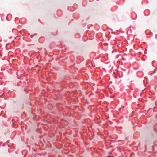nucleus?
I'll list each match as a JSON object with an SVG mask.
<instances>
[{"instance_id":"nucleus-2","label":"nucleus","mask_w":157,"mask_h":157,"mask_svg":"<svg viewBox=\"0 0 157 157\" xmlns=\"http://www.w3.org/2000/svg\"><path fill=\"white\" fill-rule=\"evenodd\" d=\"M107 157H111V156H109H109H107Z\"/></svg>"},{"instance_id":"nucleus-1","label":"nucleus","mask_w":157,"mask_h":157,"mask_svg":"<svg viewBox=\"0 0 157 157\" xmlns=\"http://www.w3.org/2000/svg\"><path fill=\"white\" fill-rule=\"evenodd\" d=\"M33 36V35H31L30 36V37L32 38Z\"/></svg>"},{"instance_id":"nucleus-3","label":"nucleus","mask_w":157,"mask_h":157,"mask_svg":"<svg viewBox=\"0 0 157 157\" xmlns=\"http://www.w3.org/2000/svg\"><path fill=\"white\" fill-rule=\"evenodd\" d=\"M128 139V138H127V137H126V139Z\"/></svg>"}]
</instances>
